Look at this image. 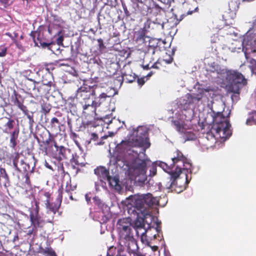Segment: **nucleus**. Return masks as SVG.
<instances>
[{"mask_svg":"<svg viewBox=\"0 0 256 256\" xmlns=\"http://www.w3.org/2000/svg\"><path fill=\"white\" fill-rule=\"evenodd\" d=\"M34 205L35 207L34 210L30 212V214H34V215H38L39 214L40 212V206H39V202L36 200H34Z\"/></svg>","mask_w":256,"mask_h":256,"instance_id":"31","label":"nucleus"},{"mask_svg":"<svg viewBox=\"0 0 256 256\" xmlns=\"http://www.w3.org/2000/svg\"><path fill=\"white\" fill-rule=\"evenodd\" d=\"M18 240V234H17L16 236H15L14 238V240H13V241L14 242L16 240Z\"/></svg>","mask_w":256,"mask_h":256,"instance_id":"61","label":"nucleus"},{"mask_svg":"<svg viewBox=\"0 0 256 256\" xmlns=\"http://www.w3.org/2000/svg\"><path fill=\"white\" fill-rule=\"evenodd\" d=\"M144 68V70H148L150 68L149 65H142ZM150 68H156L158 69V68L157 66V65H152V66L150 67Z\"/></svg>","mask_w":256,"mask_h":256,"instance_id":"47","label":"nucleus"},{"mask_svg":"<svg viewBox=\"0 0 256 256\" xmlns=\"http://www.w3.org/2000/svg\"><path fill=\"white\" fill-rule=\"evenodd\" d=\"M6 36H8L10 37V38H12V40H14V38L13 36H12V34H10V32H6Z\"/></svg>","mask_w":256,"mask_h":256,"instance_id":"60","label":"nucleus"},{"mask_svg":"<svg viewBox=\"0 0 256 256\" xmlns=\"http://www.w3.org/2000/svg\"><path fill=\"white\" fill-rule=\"evenodd\" d=\"M160 224H161V222H159L158 220H157V222H156V228H154V230H155L157 232H158L160 230V228L159 226V225Z\"/></svg>","mask_w":256,"mask_h":256,"instance_id":"50","label":"nucleus"},{"mask_svg":"<svg viewBox=\"0 0 256 256\" xmlns=\"http://www.w3.org/2000/svg\"><path fill=\"white\" fill-rule=\"evenodd\" d=\"M246 124L248 125L256 124V118H255L254 116H250V118L247 119Z\"/></svg>","mask_w":256,"mask_h":256,"instance_id":"36","label":"nucleus"},{"mask_svg":"<svg viewBox=\"0 0 256 256\" xmlns=\"http://www.w3.org/2000/svg\"><path fill=\"white\" fill-rule=\"evenodd\" d=\"M48 134V138L44 140V136H46V132L45 131H44L43 132H42V134H39L40 138L38 136L36 138L37 141L38 143L42 142V144L44 145L43 146L42 144H40V149L43 152H45L46 154H47L48 146L51 141V136L49 132Z\"/></svg>","mask_w":256,"mask_h":256,"instance_id":"14","label":"nucleus"},{"mask_svg":"<svg viewBox=\"0 0 256 256\" xmlns=\"http://www.w3.org/2000/svg\"><path fill=\"white\" fill-rule=\"evenodd\" d=\"M18 162H12V164L15 170L18 172H22V170L18 167Z\"/></svg>","mask_w":256,"mask_h":256,"instance_id":"48","label":"nucleus"},{"mask_svg":"<svg viewBox=\"0 0 256 256\" xmlns=\"http://www.w3.org/2000/svg\"><path fill=\"white\" fill-rule=\"evenodd\" d=\"M203 97L202 92L198 94H187L184 97L182 104L186 108H188L190 106L198 102Z\"/></svg>","mask_w":256,"mask_h":256,"instance_id":"10","label":"nucleus"},{"mask_svg":"<svg viewBox=\"0 0 256 256\" xmlns=\"http://www.w3.org/2000/svg\"><path fill=\"white\" fill-rule=\"evenodd\" d=\"M63 39L64 38H63L62 36H59L56 40L57 44H62L63 41Z\"/></svg>","mask_w":256,"mask_h":256,"instance_id":"53","label":"nucleus"},{"mask_svg":"<svg viewBox=\"0 0 256 256\" xmlns=\"http://www.w3.org/2000/svg\"><path fill=\"white\" fill-rule=\"evenodd\" d=\"M45 166L47 168H48L50 170H52V166L50 165H49L47 162H46Z\"/></svg>","mask_w":256,"mask_h":256,"instance_id":"58","label":"nucleus"},{"mask_svg":"<svg viewBox=\"0 0 256 256\" xmlns=\"http://www.w3.org/2000/svg\"><path fill=\"white\" fill-rule=\"evenodd\" d=\"M19 157H20L19 154L18 153H16L12 160V162H18Z\"/></svg>","mask_w":256,"mask_h":256,"instance_id":"52","label":"nucleus"},{"mask_svg":"<svg viewBox=\"0 0 256 256\" xmlns=\"http://www.w3.org/2000/svg\"><path fill=\"white\" fill-rule=\"evenodd\" d=\"M20 164L22 166L23 171L26 172L30 169V166L28 164L26 163L24 160H20Z\"/></svg>","mask_w":256,"mask_h":256,"instance_id":"37","label":"nucleus"},{"mask_svg":"<svg viewBox=\"0 0 256 256\" xmlns=\"http://www.w3.org/2000/svg\"><path fill=\"white\" fill-rule=\"evenodd\" d=\"M12 102L14 105L17 106L20 110L26 106L24 104V100L22 96L16 92H14V96H12Z\"/></svg>","mask_w":256,"mask_h":256,"instance_id":"22","label":"nucleus"},{"mask_svg":"<svg viewBox=\"0 0 256 256\" xmlns=\"http://www.w3.org/2000/svg\"><path fill=\"white\" fill-rule=\"evenodd\" d=\"M134 172L138 174L141 175L142 177V182H144L146 180V162L145 160L138 159L135 161L134 164Z\"/></svg>","mask_w":256,"mask_h":256,"instance_id":"11","label":"nucleus"},{"mask_svg":"<svg viewBox=\"0 0 256 256\" xmlns=\"http://www.w3.org/2000/svg\"><path fill=\"white\" fill-rule=\"evenodd\" d=\"M136 136L132 139V144L136 147L142 148L144 152L150 146L148 137V132L143 130L142 127H138L136 130Z\"/></svg>","mask_w":256,"mask_h":256,"instance_id":"9","label":"nucleus"},{"mask_svg":"<svg viewBox=\"0 0 256 256\" xmlns=\"http://www.w3.org/2000/svg\"><path fill=\"white\" fill-rule=\"evenodd\" d=\"M149 40V36L145 35L143 31L138 32L135 35V41L136 44L140 46V48L144 51L146 50V46Z\"/></svg>","mask_w":256,"mask_h":256,"instance_id":"13","label":"nucleus"},{"mask_svg":"<svg viewBox=\"0 0 256 256\" xmlns=\"http://www.w3.org/2000/svg\"><path fill=\"white\" fill-rule=\"evenodd\" d=\"M24 178H26V180H25V184H26L28 186H31L30 180V176H29V175L28 174V173H26L25 174Z\"/></svg>","mask_w":256,"mask_h":256,"instance_id":"41","label":"nucleus"},{"mask_svg":"<svg viewBox=\"0 0 256 256\" xmlns=\"http://www.w3.org/2000/svg\"><path fill=\"white\" fill-rule=\"evenodd\" d=\"M1 2L4 4L6 5L8 3V0H1Z\"/></svg>","mask_w":256,"mask_h":256,"instance_id":"59","label":"nucleus"},{"mask_svg":"<svg viewBox=\"0 0 256 256\" xmlns=\"http://www.w3.org/2000/svg\"><path fill=\"white\" fill-rule=\"evenodd\" d=\"M154 72L152 71H150V72H148L147 75L146 76V80L148 79V78H150Z\"/></svg>","mask_w":256,"mask_h":256,"instance_id":"55","label":"nucleus"},{"mask_svg":"<svg viewBox=\"0 0 256 256\" xmlns=\"http://www.w3.org/2000/svg\"><path fill=\"white\" fill-rule=\"evenodd\" d=\"M226 81L230 84V88L232 92L234 94H239L240 88L238 85H246L247 84L246 80L240 72L236 70H226Z\"/></svg>","mask_w":256,"mask_h":256,"instance_id":"7","label":"nucleus"},{"mask_svg":"<svg viewBox=\"0 0 256 256\" xmlns=\"http://www.w3.org/2000/svg\"><path fill=\"white\" fill-rule=\"evenodd\" d=\"M88 98H84V100L80 102L82 108V114L86 118L91 119H97L98 118L96 116V108L100 106L105 99L110 96L104 92H102L98 96L96 97L94 100H90Z\"/></svg>","mask_w":256,"mask_h":256,"instance_id":"5","label":"nucleus"},{"mask_svg":"<svg viewBox=\"0 0 256 256\" xmlns=\"http://www.w3.org/2000/svg\"><path fill=\"white\" fill-rule=\"evenodd\" d=\"M114 136V133L112 132H109L108 136L112 137Z\"/></svg>","mask_w":256,"mask_h":256,"instance_id":"63","label":"nucleus"},{"mask_svg":"<svg viewBox=\"0 0 256 256\" xmlns=\"http://www.w3.org/2000/svg\"><path fill=\"white\" fill-rule=\"evenodd\" d=\"M72 138L74 139L75 143L76 144H77L78 146L79 143L76 140L78 137V135L75 132H72Z\"/></svg>","mask_w":256,"mask_h":256,"instance_id":"49","label":"nucleus"},{"mask_svg":"<svg viewBox=\"0 0 256 256\" xmlns=\"http://www.w3.org/2000/svg\"><path fill=\"white\" fill-rule=\"evenodd\" d=\"M120 73L122 80L126 82H134L136 77V74L132 72L130 65H124L120 69Z\"/></svg>","mask_w":256,"mask_h":256,"instance_id":"12","label":"nucleus"},{"mask_svg":"<svg viewBox=\"0 0 256 256\" xmlns=\"http://www.w3.org/2000/svg\"><path fill=\"white\" fill-rule=\"evenodd\" d=\"M38 34L36 32H32L30 36L33 38L34 41L35 43V45L38 46H42V48H48V50L53 51L52 48L54 46H56V44L52 42L50 43H47L45 42H42V41L39 42L40 45H38V42H37L35 40V36L36 35H38Z\"/></svg>","mask_w":256,"mask_h":256,"instance_id":"19","label":"nucleus"},{"mask_svg":"<svg viewBox=\"0 0 256 256\" xmlns=\"http://www.w3.org/2000/svg\"><path fill=\"white\" fill-rule=\"evenodd\" d=\"M63 186H60L58 190V196L60 199V202L59 203L51 202H50V194L49 192H44L43 196L46 198V208L47 214H50V212L53 213V215L50 218L46 220V222L48 223H52L54 220V215L58 212L60 204L61 202L62 198V193H63Z\"/></svg>","mask_w":256,"mask_h":256,"instance_id":"8","label":"nucleus"},{"mask_svg":"<svg viewBox=\"0 0 256 256\" xmlns=\"http://www.w3.org/2000/svg\"><path fill=\"white\" fill-rule=\"evenodd\" d=\"M120 65H100L98 72L104 73L110 76L116 73V70Z\"/></svg>","mask_w":256,"mask_h":256,"instance_id":"16","label":"nucleus"},{"mask_svg":"<svg viewBox=\"0 0 256 256\" xmlns=\"http://www.w3.org/2000/svg\"><path fill=\"white\" fill-rule=\"evenodd\" d=\"M8 120V122L5 124L4 127L5 128L4 132H7L8 131H10L12 129L14 128L15 122L14 120L8 118H7Z\"/></svg>","mask_w":256,"mask_h":256,"instance_id":"27","label":"nucleus"},{"mask_svg":"<svg viewBox=\"0 0 256 256\" xmlns=\"http://www.w3.org/2000/svg\"><path fill=\"white\" fill-rule=\"evenodd\" d=\"M150 246L152 250L153 251V252H156L158 250V246H151L150 244V246Z\"/></svg>","mask_w":256,"mask_h":256,"instance_id":"54","label":"nucleus"},{"mask_svg":"<svg viewBox=\"0 0 256 256\" xmlns=\"http://www.w3.org/2000/svg\"><path fill=\"white\" fill-rule=\"evenodd\" d=\"M158 46V40L149 37V40L148 41L146 47V50L148 49V50L149 51L152 50V54H154V50L155 48H156Z\"/></svg>","mask_w":256,"mask_h":256,"instance_id":"25","label":"nucleus"},{"mask_svg":"<svg viewBox=\"0 0 256 256\" xmlns=\"http://www.w3.org/2000/svg\"><path fill=\"white\" fill-rule=\"evenodd\" d=\"M54 146L56 148V150L58 152V156L56 157L59 160H61L63 159L68 158V156L66 154L67 151L69 152L68 149H66L64 146H60L58 147L56 144H54Z\"/></svg>","mask_w":256,"mask_h":256,"instance_id":"24","label":"nucleus"},{"mask_svg":"<svg viewBox=\"0 0 256 256\" xmlns=\"http://www.w3.org/2000/svg\"><path fill=\"white\" fill-rule=\"evenodd\" d=\"M98 48L100 50L102 51L106 48V46L103 42V40L102 38H99L98 40Z\"/></svg>","mask_w":256,"mask_h":256,"instance_id":"38","label":"nucleus"},{"mask_svg":"<svg viewBox=\"0 0 256 256\" xmlns=\"http://www.w3.org/2000/svg\"><path fill=\"white\" fill-rule=\"evenodd\" d=\"M20 133V128L18 126L12 132L10 133V147L14 148L17 144L16 140L18 138Z\"/></svg>","mask_w":256,"mask_h":256,"instance_id":"20","label":"nucleus"},{"mask_svg":"<svg viewBox=\"0 0 256 256\" xmlns=\"http://www.w3.org/2000/svg\"><path fill=\"white\" fill-rule=\"evenodd\" d=\"M145 77L138 78L137 80V82L139 86H142L145 83Z\"/></svg>","mask_w":256,"mask_h":256,"instance_id":"43","label":"nucleus"},{"mask_svg":"<svg viewBox=\"0 0 256 256\" xmlns=\"http://www.w3.org/2000/svg\"><path fill=\"white\" fill-rule=\"evenodd\" d=\"M0 174L2 178H4L6 180H9L8 176L4 168H0Z\"/></svg>","mask_w":256,"mask_h":256,"instance_id":"35","label":"nucleus"},{"mask_svg":"<svg viewBox=\"0 0 256 256\" xmlns=\"http://www.w3.org/2000/svg\"><path fill=\"white\" fill-rule=\"evenodd\" d=\"M94 172L100 182L106 183V179L108 178V176L110 175L108 170L106 169L104 166H100L95 168Z\"/></svg>","mask_w":256,"mask_h":256,"instance_id":"17","label":"nucleus"},{"mask_svg":"<svg viewBox=\"0 0 256 256\" xmlns=\"http://www.w3.org/2000/svg\"><path fill=\"white\" fill-rule=\"evenodd\" d=\"M51 110V106L47 103H43L42 104V110L44 114H48Z\"/></svg>","mask_w":256,"mask_h":256,"instance_id":"32","label":"nucleus"},{"mask_svg":"<svg viewBox=\"0 0 256 256\" xmlns=\"http://www.w3.org/2000/svg\"><path fill=\"white\" fill-rule=\"evenodd\" d=\"M158 204L157 198L152 196L150 194L138 195L134 200V206L144 215L148 214L150 207Z\"/></svg>","mask_w":256,"mask_h":256,"instance_id":"6","label":"nucleus"},{"mask_svg":"<svg viewBox=\"0 0 256 256\" xmlns=\"http://www.w3.org/2000/svg\"><path fill=\"white\" fill-rule=\"evenodd\" d=\"M108 135H104L101 137L100 141L99 142H97L96 144V145H102L104 144V142L103 141L104 140L108 138Z\"/></svg>","mask_w":256,"mask_h":256,"instance_id":"40","label":"nucleus"},{"mask_svg":"<svg viewBox=\"0 0 256 256\" xmlns=\"http://www.w3.org/2000/svg\"><path fill=\"white\" fill-rule=\"evenodd\" d=\"M174 124L176 126V128L177 131L181 133H185L186 130L184 126L179 121L175 120L174 122Z\"/></svg>","mask_w":256,"mask_h":256,"instance_id":"29","label":"nucleus"},{"mask_svg":"<svg viewBox=\"0 0 256 256\" xmlns=\"http://www.w3.org/2000/svg\"><path fill=\"white\" fill-rule=\"evenodd\" d=\"M98 136L96 133H92L90 134V140L96 141L98 140Z\"/></svg>","mask_w":256,"mask_h":256,"instance_id":"45","label":"nucleus"},{"mask_svg":"<svg viewBox=\"0 0 256 256\" xmlns=\"http://www.w3.org/2000/svg\"><path fill=\"white\" fill-rule=\"evenodd\" d=\"M30 88H28V90H30L31 89L34 90H35V84L34 82L30 81Z\"/></svg>","mask_w":256,"mask_h":256,"instance_id":"51","label":"nucleus"},{"mask_svg":"<svg viewBox=\"0 0 256 256\" xmlns=\"http://www.w3.org/2000/svg\"><path fill=\"white\" fill-rule=\"evenodd\" d=\"M254 114L256 116V110H253L252 112L249 113L250 116Z\"/></svg>","mask_w":256,"mask_h":256,"instance_id":"62","label":"nucleus"},{"mask_svg":"<svg viewBox=\"0 0 256 256\" xmlns=\"http://www.w3.org/2000/svg\"><path fill=\"white\" fill-rule=\"evenodd\" d=\"M225 117L221 112H216L212 110V117L213 126L212 129L215 131L216 134L221 138H228L232 134L230 130V124L228 118Z\"/></svg>","mask_w":256,"mask_h":256,"instance_id":"3","label":"nucleus"},{"mask_svg":"<svg viewBox=\"0 0 256 256\" xmlns=\"http://www.w3.org/2000/svg\"><path fill=\"white\" fill-rule=\"evenodd\" d=\"M20 110L26 116L28 115L30 113V112H29V110H28V109L26 106H24Z\"/></svg>","mask_w":256,"mask_h":256,"instance_id":"46","label":"nucleus"},{"mask_svg":"<svg viewBox=\"0 0 256 256\" xmlns=\"http://www.w3.org/2000/svg\"><path fill=\"white\" fill-rule=\"evenodd\" d=\"M7 49L6 48H2L0 49V57H4L6 56Z\"/></svg>","mask_w":256,"mask_h":256,"instance_id":"44","label":"nucleus"},{"mask_svg":"<svg viewBox=\"0 0 256 256\" xmlns=\"http://www.w3.org/2000/svg\"><path fill=\"white\" fill-rule=\"evenodd\" d=\"M30 220L31 226L38 228H41L44 226L46 222L39 214H30Z\"/></svg>","mask_w":256,"mask_h":256,"instance_id":"18","label":"nucleus"},{"mask_svg":"<svg viewBox=\"0 0 256 256\" xmlns=\"http://www.w3.org/2000/svg\"><path fill=\"white\" fill-rule=\"evenodd\" d=\"M106 181L108 182L110 186L116 189L120 186L118 184L119 180L116 177L112 178L109 175L108 178L106 179Z\"/></svg>","mask_w":256,"mask_h":256,"instance_id":"26","label":"nucleus"},{"mask_svg":"<svg viewBox=\"0 0 256 256\" xmlns=\"http://www.w3.org/2000/svg\"><path fill=\"white\" fill-rule=\"evenodd\" d=\"M210 91V89L207 88H205V89H204L202 90V92H208Z\"/></svg>","mask_w":256,"mask_h":256,"instance_id":"64","label":"nucleus"},{"mask_svg":"<svg viewBox=\"0 0 256 256\" xmlns=\"http://www.w3.org/2000/svg\"><path fill=\"white\" fill-rule=\"evenodd\" d=\"M172 163L168 166L166 162H162L160 166L170 174V181L166 184V188L180 192L186 188L188 182L187 174L192 172V164L180 150H176L171 158Z\"/></svg>","mask_w":256,"mask_h":256,"instance_id":"1","label":"nucleus"},{"mask_svg":"<svg viewBox=\"0 0 256 256\" xmlns=\"http://www.w3.org/2000/svg\"><path fill=\"white\" fill-rule=\"evenodd\" d=\"M119 246L116 256H130V254L138 251L137 242L134 237L132 229L118 234Z\"/></svg>","mask_w":256,"mask_h":256,"instance_id":"2","label":"nucleus"},{"mask_svg":"<svg viewBox=\"0 0 256 256\" xmlns=\"http://www.w3.org/2000/svg\"><path fill=\"white\" fill-rule=\"evenodd\" d=\"M38 229L32 226V228L30 230H29L28 231L27 234L28 236H30L32 234L33 235H36L37 234Z\"/></svg>","mask_w":256,"mask_h":256,"instance_id":"39","label":"nucleus"},{"mask_svg":"<svg viewBox=\"0 0 256 256\" xmlns=\"http://www.w3.org/2000/svg\"><path fill=\"white\" fill-rule=\"evenodd\" d=\"M123 82L124 81L122 80V78L120 79H118L114 78V76H112L110 88L114 90V93L113 94L110 95V97L113 96L116 94V90L118 88L120 87V86L122 85Z\"/></svg>","mask_w":256,"mask_h":256,"instance_id":"21","label":"nucleus"},{"mask_svg":"<svg viewBox=\"0 0 256 256\" xmlns=\"http://www.w3.org/2000/svg\"><path fill=\"white\" fill-rule=\"evenodd\" d=\"M76 188V186H72L71 184V181L67 182L66 187H65V192L69 194L72 192Z\"/></svg>","mask_w":256,"mask_h":256,"instance_id":"30","label":"nucleus"},{"mask_svg":"<svg viewBox=\"0 0 256 256\" xmlns=\"http://www.w3.org/2000/svg\"><path fill=\"white\" fill-rule=\"evenodd\" d=\"M151 230V228L144 230V231L141 232L140 234V240L142 244H145L147 246H150V242L147 238L146 233H148Z\"/></svg>","mask_w":256,"mask_h":256,"instance_id":"28","label":"nucleus"},{"mask_svg":"<svg viewBox=\"0 0 256 256\" xmlns=\"http://www.w3.org/2000/svg\"><path fill=\"white\" fill-rule=\"evenodd\" d=\"M116 227L118 234L131 228L130 218H122L118 220L116 224Z\"/></svg>","mask_w":256,"mask_h":256,"instance_id":"15","label":"nucleus"},{"mask_svg":"<svg viewBox=\"0 0 256 256\" xmlns=\"http://www.w3.org/2000/svg\"><path fill=\"white\" fill-rule=\"evenodd\" d=\"M26 117L28 119V124L30 126H32L34 123V112H30V114L28 115Z\"/></svg>","mask_w":256,"mask_h":256,"instance_id":"34","label":"nucleus"},{"mask_svg":"<svg viewBox=\"0 0 256 256\" xmlns=\"http://www.w3.org/2000/svg\"><path fill=\"white\" fill-rule=\"evenodd\" d=\"M122 6H123V8H124V12L125 14H128V10H127V8H126V6H124L123 4H122Z\"/></svg>","mask_w":256,"mask_h":256,"instance_id":"57","label":"nucleus"},{"mask_svg":"<svg viewBox=\"0 0 256 256\" xmlns=\"http://www.w3.org/2000/svg\"><path fill=\"white\" fill-rule=\"evenodd\" d=\"M134 228L136 232V234L138 236L140 235V231H144V218H138L135 220L134 223Z\"/></svg>","mask_w":256,"mask_h":256,"instance_id":"23","label":"nucleus"},{"mask_svg":"<svg viewBox=\"0 0 256 256\" xmlns=\"http://www.w3.org/2000/svg\"><path fill=\"white\" fill-rule=\"evenodd\" d=\"M59 120L56 118H52L50 122V126L52 130L56 128V124H59Z\"/></svg>","mask_w":256,"mask_h":256,"instance_id":"33","label":"nucleus"},{"mask_svg":"<svg viewBox=\"0 0 256 256\" xmlns=\"http://www.w3.org/2000/svg\"><path fill=\"white\" fill-rule=\"evenodd\" d=\"M150 176H154L156 173V168L154 166L151 167L150 169Z\"/></svg>","mask_w":256,"mask_h":256,"instance_id":"42","label":"nucleus"},{"mask_svg":"<svg viewBox=\"0 0 256 256\" xmlns=\"http://www.w3.org/2000/svg\"><path fill=\"white\" fill-rule=\"evenodd\" d=\"M216 39H218V36H213L212 38V42H217Z\"/></svg>","mask_w":256,"mask_h":256,"instance_id":"56","label":"nucleus"},{"mask_svg":"<svg viewBox=\"0 0 256 256\" xmlns=\"http://www.w3.org/2000/svg\"><path fill=\"white\" fill-rule=\"evenodd\" d=\"M97 78L98 84L94 86L92 88L90 86H83L78 88L77 90V97H87L88 96H96L97 94H100L101 88L108 86L110 88L112 76L104 74L100 72Z\"/></svg>","mask_w":256,"mask_h":256,"instance_id":"4","label":"nucleus"}]
</instances>
